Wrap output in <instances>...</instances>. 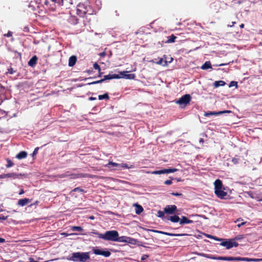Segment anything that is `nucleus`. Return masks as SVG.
Listing matches in <instances>:
<instances>
[{"label": "nucleus", "instance_id": "nucleus-56", "mask_svg": "<svg viewBox=\"0 0 262 262\" xmlns=\"http://www.w3.org/2000/svg\"><path fill=\"white\" fill-rule=\"evenodd\" d=\"M246 224V222H242L241 224H238L237 226L238 227H241L242 226Z\"/></svg>", "mask_w": 262, "mask_h": 262}, {"label": "nucleus", "instance_id": "nucleus-43", "mask_svg": "<svg viewBox=\"0 0 262 262\" xmlns=\"http://www.w3.org/2000/svg\"><path fill=\"white\" fill-rule=\"evenodd\" d=\"M164 212L162 211H158V216L160 217H163L164 216Z\"/></svg>", "mask_w": 262, "mask_h": 262}, {"label": "nucleus", "instance_id": "nucleus-36", "mask_svg": "<svg viewBox=\"0 0 262 262\" xmlns=\"http://www.w3.org/2000/svg\"><path fill=\"white\" fill-rule=\"evenodd\" d=\"M72 191L74 192H81L83 193H85L86 192L84 189H81L80 187L75 188Z\"/></svg>", "mask_w": 262, "mask_h": 262}, {"label": "nucleus", "instance_id": "nucleus-8", "mask_svg": "<svg viewBox=\"0 0 262 262\" xmlns=\"http://www.w3.org/2000/svg\"><path fill=\"white\" fill-rule=\"evenodd\" d=\"M177 171H178V169H177V168H167V169H164L159 170L153 171L151 173L153 174H165V173H172V172H174Z\"/></svg>", "mask_w": 262, "mask_h": 262}, {"label": "nucleus", "instance_id": "nucleus-34", "mask_svg": "<svg viewBox=\"0 0 262 262\" xmlns=\"http://www.w3.org/2000/svg\"><path fill=\"white\" fill-rule=\"evenodd\" d=\"M72 230L74 231H82L83 229L80 226H73L71 228Z\"/></svg>", "mask_w": 262, "mask_h": 262}, {"label": "nucleus", "instance_id": "nucleus-35", "mask_svg": "<svg viewBox=\"0 0 262 262\" xmlns=\"http://www.w3.org/2000/svg\"><path fill=\"white\" fill-rule=\"evenodd\" d=\"M120 165L118 163H114V162H109L108 164H106L105 165V166L106 167H110V166H119Z\"/></svg>", "mask_w": 262, "mask_h": 262}, {"label": "nucleus", "instance_id": "nucleus-20", "mask_svg": "<svg viewBox=\"0 0 262 262\" xmlns=\"http://www.w3.org/2000/svg\"><path fill=\"white\" fill-rule=\"evenodd\" d=\"M119 77L118 76L117 74H114L113 75L108 74L107 75H105L104 76V78L103 79H101L102 80H103V81L106 80H111L113 79H118Z\"/></svg>", "mask_w": 262, "mask_h": 262}, {"label": "nucleus", "instance_id": "nucleus-37", "mask_svg": "<svg viewBox=\"0 0 262 262\" xmlns=\"http://www.w3.org/2000/svg\"><path fill=\"white\" fill-rule=\"evenodd\" d=\"M128 73L127 71H122L119 72V74H117L119 78L118 79L120 78H124V75H125V73Z\"/></svg>", "mask_w": 262, "mask_h": 262}, {"label": "nucleus", "instance_id": "nucleus-53", "mask_svg": "<svg viewBox=\"0 0 262 262\" xmlns=\"http://www.w3.org/2000/svg\"><path fill=\"white\" fill-rule=\"evenodd\" d=\"M7 219V216H1L0 215V220H6Z\"/></svg>", "mask_w": 262, "mask_h": 262}, {"label": "nucleus", "instance_id": "nucleus-39", "mask_svg": "<svg viewBox=\"0 0 262 262\" xmlns=\"http://www.w3.org/2000/svg\"><path fill=\"white\" fill-rule=\"evenodd\" d=\"M102 82H103V80L100 79L99 80L95 81H93V82H90V83H88V85L96 84L102 83Z\"/></svg>", "mask_w": 262, "mask_h": 262}, {"label": "nucleus", "instance_id": "nucleus-13", "mask_svg": "<svg viewBox=\"0 0 262 262\" xmlns=\"http://www.w3.org/2000/svg\"><path fill=\"white\" fill-rule=\"evenodd\" d=\"M231 113V111H229V110H225V111H220V112H209L205 113L204 115L205 116L207 117V116H211V115H218L225 114V113L229 114V113Z\"/></svg>", "mask_w": 262, "mask_h": 262}, {"label": "nucleus", "instance_id": "nucleus-16", "mask_svg": "<svg viewBox=\"0 0 262 262\" xmlns=\"http://www.w3.org/2000/svg\"><path fill=\"white\" fill-rule=\"evenodd\" d=\"M214 189H223V184L221 180L220 179H217L215 181L214 183Z\"/></svg>", "mask_w": 262, "mask_h": 262}, {"label": "nucleus", "instance_id": "nucleus-24", "mask_svg": "<svg viewBox=\"0 0 262 262\" xmlns=\"http://www.w3.org/2000/svg\"><path fill=\"white\" fill-rule=\"evenodd\" d=\"M27 156V153L25 151L19 152L16 156V158L18 159H22L26 158Z\"/></svg>", "mask_w": 262, "mask_h": 262}, {"label": "nucleus", "instance_id": "nucleus-48", "mask_svg": "<svg viewBox=\"0 0 262 262\" xmlns=\"http://www.w3.org/2000/svg\"><path fill=\"white\" fill-rule=\"evenodd\" d=\"M39 148L38 147H37L34 149V150L33 151L32 154L33 156L36 155L37 154Z\"/></svg>", "mask_w": 262, "mask_h": 262}, {"label": "nucleus", "instance_id": "nucleus-64", "mask_svg": "<svg viewBox=\"0 0 262 262\" xmlns=\"http://www.w3.org/2000/svg\"><path fill=\"white\" fill-rule=\"evenodd\" d=\"M102 73L101 72V71L100 72H99V75H98V77H101V75H102Z\"/></svg>", "mask_w": 262, "mask_h": 262}, {"label": "nucleus", "instance_id": "nucleus-50", "mask_svg": "<svg viewBox=\"0 0 262 262\" xmlns=\"http://www.w3.org/2000/svg\"><path fill=\"white\" fill-rule=\"evenodd\" d=\"M163 58H161L159 61H156L155 62L158 64H162L163 63Z\"/></svg>", "mask_w": 262, "mask_h": 262}, {"label": "nucleus", "instance_id": "nucleus-2", "mask_svg": "<svg viewBox=\"0 0 262 262\" xmlns=\"http://www.w3.org/2000/svg\"><path fill=\"white\" fill-rule=\"evenodd\" d=\"M94 234H96L99 238L104 240L116 242L119 233L116 230H110L106 231L104 234L98 232Z\"/></svg>", "mask_w": 262, "mask_h": 262}, {"label": "nucleus", "instance_id": "nucleus-49", "mask_svg": "<svg viewBox=\"0 0 262 262\" xmlns=\"http://www.w3.org/2000/svg\"><path fill=\"white\" fill-rule=\"evenodd\" d=\"M171 194L172 195L177 196H182V193H178V192H172Z\"/></svg>", "mask_w": 262, "mask_h": 262}, {"label": "nucleus", "instance_id": "nucleus-9", "mask_svg": "<svg viewBox=\"0 0 262 262\" xmlns=\"http://www.w3.org/2000/svg\"><path fill=\"white\" fill-rule=\"evenodd\" d=\"M224 4V2L216 0L211 4V8L216 13L220 12L222 8V6Z\"/></svg>", "mask_w": 262, "mask_h": 262}, {"label": "nucleus", "instance_id": "nucleus-41", "mask_svg": "<svg viewBox=\"0 0 262 262\" xmlns=\"http://www.w3.org/2000/svg\"><path fill=\"white\" fill-rule=\"evenodd\" d=\"M229 86V87L235 86L236 88H237V82L236 81H232L230 83Z\"/></svg>", "mask_w": 262, "mask_h": 262}, {"label": "nucleus", "instance_id": "nucleus-19", "mask_svg": "<svg viewBox=\"0 0 262 262\" xmlns=\"http://www.w3.org/2000/svg\"><path fill=\"white\" fill-rule=\"evenodd\" d=\"M77 61V57L75 55H73L69 58L68 65L69 67L74 66Z\"/></svg>", "mask_w": 262, "mask_h": 262}, {"label": "nucleus", "instance_id": "nucleus-63", "mask_svg": "<svg viewBox=\"0 0 262 262\" xmlns=\"http://www.w3.org/2000/svg\"><path fill=\"white\" fill-rule=\"evenodd\" d=\"M200 142L203 143L204 142V139L203 138H201L199 140Z\"/></svg>", "mask_w": 262, "mask_h": 262}, {"label": "nucleus", "instance_id": "nucleus-7", "mask_svg": "<svg viewBox=\"0 0 262 262\" xmlns=\"http://www.w3.org/2000/svg\"><path fill=\"white\" fill-rule=\"evenodd\" d=\"M27 176V174L25 173H18L16 172L5 173L6 178H8L10 180L21 179L26 178Z\"/></svg>", "mask_w": 262, "mask_h": 262}, {"label": "nucleus", "instance_id": "nucleus-27", "mask_svg": "<svg viewBox=\"0 0 262 262\" xmlns=\"http://www.w3.org/2000/svg\"><path fill=\"white\" fill-rule=\"evenodd\" d=\"M127 237H128L126 236H122L120 237V236H119V235H118L116 242L126 243Z\"/></svg>", "mask_w": 262, "mask_h": 262}, {"label": "nucleus", "instance_id": "nucleus-59", "mask_svg": "<svg viewBox=\"0 0 262 262\" xmlns=\"http://www.w3.org/2000/svg\"><path fill=\"white\" fill-rule=\"evenodd\" d=\"M24 190H23V189L20 190V192H19V195H21V194H24Z\"/></svg>", "mask_w": 262, "mask_h": 262}, {"label": "nucleus", "instance_id": "nucleus-1", "mask_svg": "<svg viewBox=\"0 0 262 262\" xmlns=\"http://www.w3.org/2000/svg\"><path fill=\"white\" fill-rule=\"evenodd\" d=\"M68 259L75 262H89L90 259V253L74 252L70 258H68Z\"/></svg>", "mask_w": 262, "mask_h": 262}, {"label": "nucleus", "instance_id": "nucleus-52", "mask_svg": "<svg viewBox=\"0 0 262 262\" xmlns=\"http://www.w3.org/2000/svg\"><path fill=\"white\" fill-rule=\"evenodd\" d=\"M105 55H106V53H105V52H104H104H102V53H101L100 54V56L101 57H104V56H105Z\"/></svg>", "mask_w": 262, "mask_h": 262}, {"label": "nucleus", "instance_id": "nucleus-28", "mask_svg": "<svg viewBox=\"0 0 262 262\" xmlns=\"http://www.w3.org/2000/svg\"><path fill=\"white\" fill-rule=\"evenodd\" d=\"M136 77L135 74H127L124 75V78L126 79H134Z\"/></svg>", "mask_w": 262, "mask_h": 262}, {"label": "nucleus", "instance_id": "nucleus-5", "mask_svg": "<svg viewBox=\"0 0 262 262\" xmlns=\"http://www.w3.org/2000/svg\"><path fill=\"white\" fill-rule=\"evenodd\" d=\"M211 238H213L218 241H223L220 245L223 247H225L227 249H230L232 247H237L238 246V243L235 242L233 239H229L228 241H225V239H217L216 237H213L212 236H208Z\"/></svg>", "mask_w": 262, "mask_h": 262}, {"label": "nucleus", "instance_id": "nucleus-14", "mask_svg": "<svg viewBox=\"0 0 262 262\" xmlns=\"http://www.w3.org/2000/svg\"><path fill=\"white\" fill-rule=\"evenodd\" d=\"M225 189H217L214 190V193L220 199H224L227 195V193L224 191Z\"/></svg>", "mask_w": 262, "mask_h": 262}, {"label": "nucleus", "instance_id": "nucleus-46", "mask_svg": "<svg viewBox=\"0 0 262 262\" xmlns=\"http://www.w3.org/2000/svg\"><path fill=\"white\" fill-rule=\"evenodd\" d=\"M148 257V255L147 254H144L142 256L141 260V261H144V260L146 259Z\"/></svg>", "mask_w": 262, "mask_h": 262}, {"label": "nucleus", "instance_id": "nucleus-55", "mask_svg": "<svg viewBox=\"0 0 262 262\" xmlns=\"http://www.w3.org/2000/svg\"><path fill=\"white\" fill-rule=\"evenodd\" d=\"M6 179L5 173L0 174V179Z\"/></svg>", "mask_w": 262, "mask_h": 262}, {"label": "nucleus", "instance_id": "nucleus-38", "mask_svg": "<svg viewBox=\"0 0 262 262\" xmlns=\"http://www.w3.org/2000/svg\"><path fill=\"white\" fill-rule=\"evenodd\" d=\"M240 160L239 158L238 157H234L232 159V162L234 164H237L238 163L239 161Z\"/></svg>", "mask_w": 262, "mask_h": 262}, {"label": "nucleus", "instance_id": "nucleus-23", "mask_svg": "<svg viewBox=\"0 0 262 262\" xmlns=\"http://www.w3.org/2000/svg\"><path fill=\"white\" fill-rule=\"evenodd\" d=\"M168 220L170 221L172 223H180V218L177 215H174L173 216H170Z\"/></svg>", "mask_w": 262, "mask_h": 262}, {"label": "nucleus", "instance_id": "nucleus-51", "mask_svg": "<svg viewBox=\"0 0 262 262\" xmlns=\"http://www.w3.org/2000/svg\"><path fill=\"white\" fill-rule=\"evenodd\" d=\"M62 234L64 235L65 236H68V235H76L77 234L75 233H71V234H68V233L64 232V233H62Z\"/></svg>", "mask_w": 262, "mask_h": 262}, {"label": "nucleus", "instance_id": "nucleus-47", "mask_svg": "<svg viewBox=\"0 0 262 262\" xmlns=\"http://www.w3.org/2000/svg\"><path fill=\"white\" fill-rule=\"evenodd\" d=\"M4 35V36H6L8 37H11L12 36V33L11 31H9L7 34H5Z\"/></svg>", "mask_w": 262, "mask_h": 262}, {"label": "nucleus", "instance_id": "nucleus-62", "mask_svg": "<svg viewBox=\"0 0 262 262\" xmlns=\"http://www.w3.org/2000/svg\"><path fill=\"white\" fill-rule=\"evenodd\" d=\"M89 219L91 220H94L95 219V217L94 216H90L89 217Z\"/></svg>", "mask_w": 262, "mask_h": 262}, {"label": "nucleus", "instance_id": "nucleus-54", "mask_svg": "<svg viewBox=\"0 0 262 262\" xmlns=\"http://www.w3.org/2000/svg\"><path fill=\"white\" fill-rule=\"evenodd\" d=\"M71 19L72 20H75V22L74 23V24H76L77 23V19H76L74 17H72L71 18Z\"/></svg>", "mask_w": 262, "mask_h": 262}, {"label": "nucleus", "instance_id": "nucleus-40", "mask_svg": "<svg viewBox=\"0 0 262 262\" xmlns=\"http://www.w3.org/2000/svg\"><path fill=\"white\" fill-rule=\"evenodd\" d=\"M93 68H94V69L98 70L99 72H100L101 71L100 67L99 65L98 64H97V63H95L93 64Z\"/></svg>", "mask_w": 262, "mask_h": 262}, {"label": "nucleus", "instance_id": "nucleus-22", "mask_svg": "<svg viewBox=\"0 0 262 262\" xmlns=\"http://www.w3.org/2000/svg\"><path fill=\"white\" fill-rule=\"evenodd\" d=\"M77 178H95L96 176L93 175L89 173H79L77 174Z\"/></svg>", "mask_w": 262, "mask_h": 262}, {"label": "nucleus", "instance_id": "nucleus-15", "mask_svg": "<svg viewBox=\"0 0 262 262\" xmlns=\"http://www.w3.org/2000/svg\"><path fill=\"white\" fill-rule=\"evenodd\" d=\"M193 221L192 220H190L188 219L187 217L185 216H182L180 219V224L183 225L185 224H191L193 223Z\"/></svg>", "mask_w": 262, "mask_h": 262}, {"label": "nucleus", "instance_id": "nucleus-18", "mask_svg": "<svg viewBox=\"0 0 262 262\" xmlns=\"http://www.w3.org/2000/svg\"><path fill=\"white\" fill-rule=\"evenodd\" d=\"M31 200L27 198L20 199L18 201L17 204L20 206H24L26 205L28 203L30 202Z\"/></svg>", "mask_w": 262, "mask_h": 262}, {"label": "nucleus", "instance_id": "nucleus-11", "mask_svg": "<svg viewBox=\"0 0 262 262\" xmlns=\"http://www.w3.org/2000/svg\"><path fill=\"white\" fill-rule=\"evenodd\" d=\"M177 207L174 205H167L164 208L165 213L169 214H173L176 210Z\"/></svg>", "mask_w": 262, "mask_h": 262}, {"label": "nucleus", "instance_id": "nucleus-60", "mask_svg": "<svg viewBox=\"0 0 262 262\" xmlns=\"http://www.w3.org/2000/svg\"><path fill=\"white\" fill-rule=\"evenodd\" d=\"M89 99H90V100H96V98H95V97H90Z\"/></svg>", "mask_w": 262, "mask_h": 262}, {"label": "nucleus", "instance_id": "nucleus-33", "mask_svg": "<svg viewBox=\"0 0 262 262\" xmlns=\"http://www.w3.org/2000/svg\"><path fill=\"white\" fill-rule=\"evenodd\" d=\"M7 164L6 165L7 168H10L14 165L13 162L10 159L6 160Z\"/></svg>", "mask_w": 262, "mask_h": 262}, {"label": "nucleus", "instance_id": "nucleus-32", "mask_svg": "<svg viewBox=\"0 0 262 262\" xmlns=\"http://www.w3.org/2000/svg\"><path fill=\"white\" fill-rule=\"evenodd\" d=\"M143 211L142 207L140 205H137L136 208V213L137 214H140Z\"/></svg>", "mask_w": 262, "mask_h": 262}, {"label": "nucleus", "instance_id": "nucleus-25", "mask_svg": "<svg viewBox=\"0 0 262 262\" xmlns=\"http://www.w3.org/2000/svg\"><path fill=\"white\" fill-rule=\"evenodd\" d=\"M212 68L211 62L209 61H206L201 67L203 70H207Z\"/></svg>", "mask_w": 262, "mask_h": 262}, {"label": "nucleus", "instance_id": "nucleus-17", "mask_svg": "<svg viewBox=\"0 0 262 262\" xmlns=\"http://www.w3.org/2000/svg\"><path fill=\"white\" fill-rule=\"evenodd\" d=\"M37 57L34 55L29 61L28 65L31 67H34L37 63Z\"/></svg>", "mask_w": 262, "mask_h": 262}, {"label": "nucleus", "instance_id": "nucleus-3", "mask_svg": "<svg viewBox=\"0 0 262 262\" xmlns=\"http://www.w3.org/2000/svg\"><path fill=\"white\" fill-rule=\"evenodd\" d=\"M77 11V14L81 17L92 15L94 12V10L90 5L84 4L78 5Z\"/></svg>", "mask_w": 262, "mask_h": 262}, {"label": "nucleus", "instance_id": "nucleus-31", "mask_svg": "<svg viewBox=\"0 0 262 262\" xmlns=\"http://www.w3.org/2000/svg\"><path fill=\"white\" fill-rule=\"evenodd\" d=\"M98 99L100 100H103V99L108 100L110 99V97L107 93H105L103 95H99L98 96Z\"/></svg>", "mask_w": 262, "mask_h": 262}, {"label": "nucleus", "instance_id": "nucleus-12", "mask_svg": "<svg viewBox=\"0 0 262 262\" xmlns=\"http://www.w3.org/2000/svg\"><path fill=\"white\" fill-rule=\"evenodd\" d=\"M152 231L154 232L166 235L171 236H185V235H188L187 234H185V233H181V234L171 233H169V232H166L159 231V230H152Z\"/></svg>", "mask_w": 262, "mask_h": 262}, {"label": "nucleus", "instance_id": "nucleus-44", "mask_svg": "<svg viewBox=\"0 0 262 262\" xmlns=\"http://www.w3.org/2000/svg\"><path fill=\"white\" fill-rule=\"evenodd\" d=\"M15 72V71L13 70V68H10L8 69V72H7V73H9L10 74H13Z\"/></svg>", "mask_w": 262, "mask_h": 262}, {"label": "nucleus", "instance_id": "nucleus-30", "mask_svg": "<svg viewBox=\"0 0 262 262\" xmlns=\"http://www.w3.org/2000/svg\"><path fill=\"white\" fill-rule=\"evenodd\" d=\"M137 239H136L135 238H133L130 237H127V242H126L127 243H129V244H130L132 245H136L137 244Z\"/></svg>", "mask_w": 262, "mask_h": 262}, {"label": "nucleus", "instance_id": "nucleus-58", "mask_svg": "<svg viewBox=\"0 0 262 262\" xmlns=\"http://www.w3.org/2000/svg\"><path fill=\"white\" fill-rule=\"evenodd\" d=\"M5 239L4 238L0 237V243H3L5 242Z\"/></svg>", "mask_w": 262, "mask_h": 262}, {"label": "nucleus", "instance_id": "nucleus-6", "mask_svg": "<svg viewBox=\"0 0 262 262\" xmlns=\"http://www.w3.org/2000/svg\"><path fill=\"white\" fill-rule=\"evenodd\" d=\"M191 99V97L189 94H185L177 100L176 103L181 105H183V107H184L190 103Z\"/></svg>", "mask_w": 262, "mask_h": 262}, {"label": "nucleus", "instance_id": "nucleus-57", "mask_svg": "<svg viewBox=\"0 0 262 262\" xmlns=\"http://www.w3.org/2000/svg\"><path fill=\"white\" fill-rule=\"evenodd\" d=\"M235 23H235V21H232V22L231 23V25H228V26L229 27H232L234 25V24H235Z\"/></svg>", "mask_w": 262, "mask_h": 262}, {"label": "nucleus", "instance_id": "nucleus-45", "mask_svg": "<svg viewBox=\"0 0 262 262\" xmlns=\"http://www.w3.org/2000/svg\"><path fill=\"white\" fill-rule=\"evenodd\" d=\"M121 166L123 168H133V165H130V166H128L127 164H122Z\"/></svg>", "mask_w": 262, "mask_h": 262}, {"label": "nucleus", "instance_id": "nucleus-4", "mask_svg": "<svg viewBox=\"0 0 262 262\" xmlns=\"http://www.w3.org/2000/svg\"><path fill=\"white\" fill-rule=\"evenodd\" d=\"M197 255L204 257L207 258L216 260H222L227 261H237L238 257H226V256H215L212 255H209L203 253H198Z\"/></svg>", "mask_w": 262, "mask_h": 262}, {"label": "nucleus", "instance_id": "nucleus-61", "mask_svg": "<svg viewBox=\"0 0 262 262\" xmlns=\"http://www.w3.org/2000/svg\"><path fill=\"white\" fill-rule=\"evenodd\" d=\"M241 28H244L245 27V25L244 24H242L239 25Z\"/></svg>", "mask_w": 262, "mask_h": 262}, {"label": "nucleus", "instance_id": "nucleus-26", "mask_svg": "<svg viewBox=\"0 0 262 262\" xmlns=\"http://www.w3.org/2000/svg\"><path fill=\"white\" fill-rule=\"evenodd\" d=\"M225 84H226L225 82L224 81H222V80L215 81L213 83V86L214 88H216L220 86H224L225 85Z\"/></svg>", "mask_w": 262, "mask_h": 262}, {"label": "nucleus", "instance_id": "nucleus-21", "mask_svg": "<svg viewBox=\"0 0 262 262\" xmlns=\"http://www.w3.org/2000/svg\"><path fill=\"white\" fill-rule=\"evenodd\" d=\"M259 260L258 259L250 258L248 257H238L237 261H257Z\"/></svg>", "mask_w": 262, "mask_h": 262}, {"label": "nucleus", "instance_id": "nucleus-10", "mask_svg": "<svg viewBox=\"0 0 262 262\" xmlns=\"http://www.w3.org/2000/svg\"><path fill=\"white\" fill-rule=\"evenodd\" d=\"M93 252L96 255H103L106 257H109L111 254V252L108 251H104L100 249H96L95 248H93Z\"/></svg>", "mask_w": 262, "mask_h": 262}, {"label": "nucleus", "instance_id": "nucleus-42", "mask_svg": "<svg viewBox=\"0 0 262 262\" xmlns=\"http://www.w3.org/2000/svg\"><path fill=\"white\" fill-rule=\"evenodd\" d=\"M170 178L171 179V180H166L165 182H164V184H166V185H171L172 182V180L173 179L172 178H171V177H170Z\"/></svg>", "mask_w": 262, "mask_h": 262}, {"label": "nucleus", "instance_id": "nucleus-29", "mask_svg": "<svg viewBox=\"0 0 262 262\" xmlns=\"http://www.w3.org/2000/svg\"><path fill=\"white\" fill-rule=\"evenodd\" d=\"M177 37L174 36L173 34H172L170 36L168 37V39L166 41L167 43H171V42H174L175 41V39H176Z\"/></svg>", "mask_w": 262, "mask_h": 262}]
</instances>
